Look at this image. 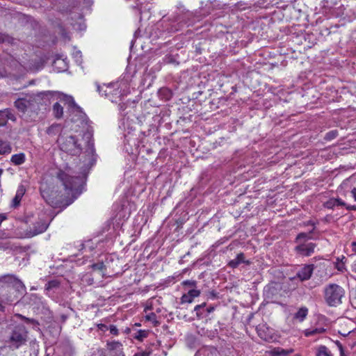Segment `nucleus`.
I'll return each mask as SVG.
<instances>
[{"label":"nucleus","instance_id":"412c9836","mask_svg":"<svg viewBox=\"0 0 356 356\" xmlns=\"http://www.w3.org/2000/svg\"><path fill=\"white\" fill-rule=\"evenodd\" d=\"M308 314V309L307 307H301L299 310L295 314L294 318L298 320L300 322L304 321Z\"/></svg>","mask_w":356,"mask_h":356},{"label":"nucleus","instance_id":"20e7f679","mask_svg":"<svg viewBox=\"0 0 356 356\" xmlns=\"http://www.w3.org/2000/svg\"><path fill=\"white\" fill-rule=\"evenodd\" d=\"M57 177L63 183L65 190H76L81 182L80 177H72L63 171L58 173Z\"/></svg>","mask_w":356,"mask_h":356},{"label":"nucleus","instance_id":"39448f33","mask_svg":"<svg viewBox=\"0 0 356 356\" xmlns=\"http://www.w3.org/2000/svg\"><path fill=\"white\" fill-rule=\"evenodd\" d=\"M258 336L264 341L271 342L275 340L274 330L266 324H260L257 327Z\"/></svg>","mask_w":356,"mask_h":356},{"label":"nucleus","instance_id":"de8ad7c7","mask_svg":"<svg viewBox=\"0 0 356 356\" xmlns=\"http://www.w3.org/2000/svg\"><path fill=\"white\" fill-rule=\"evenodd\" d=\"M5 76V75H4V74H3L2 73H1V74H0V77H3V76Z\"/></svg>","mask_w":356,"mask_h":356},{"label":"nucleus","instance_id":"9b49d317","mask_svg":"<svg viewBox=\"0 0 356 356\" xmlns=\"http://www.w3.org/2000/svg\"><path fill=\"white\" fill-rule=\"evenodd\" d=\"M108 348L113 356H124L122 345L119 341H111L107 343Z\"/></svg>","mask_w":356,"mask_h":356},{"label":"nucleus","instance_id":"4468645a","mask_svg":"<svg viewBox=\"0 0 356 356\" xmlns=\"http://www.w3.org/2000/svg\"><path fill=\"white\" fill-rule=\"evenodd\" d=\"M26 192V189L23 185L19 186L15 196L13 200V207H17L19 205L22 197Z\"/></svg>","mask_w":356,"mask_h":356},{"label":"nucleus","instance_id":"2f4dec72","mask_svg":"<svg viewBox=\"0 0 356 356\" xmlns=\"http://www.w3.org/2000/svg\"><path fill=\"white\" fill-rule=\"evenodd\" d=\"M183 285L189 286H195L196 282L194 280H185L183 282Z\"/></svg>","mask_w":356,"mask_h":356},{"label":"nucleus","instance_id":"09e8293b","mask_svg":"<svg viewBox=\"0 0 356 356\" xmlns=\"http://www.w3.org/2000/svg\"><path fill=\"white\" fill-rule=\"evenodd\" d=\"M295 356H300L299 354L296 355Z\"/></svg>","mask_w":356,"mask_h":356},{"label":"nucleus","instance_id":"6e6552de","mask_svg":"<svg viewBox=\"0 0 356 356\" xmlns=\"http://www.w3.org/2000/svg\"><path fill=\"white\" fill-rule=\"evenodd\" d=\"M314 268L313 264L305 265L297 272L296 277L299 278L300 281L308 280L312 277Z\"/></svg>","mask_w":356,"mask_h":356},{"label":"nucleus","instance_id":"4c0bfd02","mask_svg":"<svg viewBox=\"0 0 356 356\" xmlns=\"http://www.w3.org/2000/svg\"><path fill=\"white\" fill-rule=\"evenodd\" d=\"M346 207V209L349 211H355L356 210V206L355 205H347L345 206Z\"/></svg>","mask_w":356,"mask_h":356},{"label":"nucleus","instance_id":"2eb2a0df","mask_svg":"<svg viewBox=\"0 0 356 356\" xmlns=\"http://www.w3.org/2000/svg\"><path fill=\"white\" fill-rule=\"evenodd\" d=\"M61 131H62L61 125L60 124L55 123V124H51L50 127H49L47 128L46 133L49 136H55L58 134H62Z\"/></svg>","mask_w":356,"mask_h":356},{"label":"nucleus","instance_id":"9d476101","mask_svg":"<svg viewBox=\"0 0 356 356\" xmlns=\"http://www.w3.org/2000/svg\"><path fill=\"white\" fill-rule=\"evenodd\" d=\"M294 352L293 348L284 349L281 347H275L266 352L267 356H287Z\"/></svg>","mask_w":356,"mask_h":356},{"label":"nucleus","instance_id":"f257e3e1","mask_svg":"<svg viewBox=\"0 0 356 356\" xmlns=\"http://www.w3.org/2000/svg\"><path fill=\"white\" fill-rule=\"evenodd\" d=\"M57 142L60 149L69 154L76 156L82 152V145L76 136L63 133L59 135Z\"/></svg>","mask_w":356,"mask_h":356},{"label":"nucleus","instance_id":"dca6fc26","mask_svg":"<svg viewBox=\"0 0 356 356\" xmlns=\"http://www.w3.org/2000/svg\"><path fill=\"white\" fill-rule=\"evenodd\" d=\"M26 161V156L24 153L13 154L11 156L10 161L15 165H20Z\"/></svg>","mask_w":356,"mask_h":356},{"label":"nucleus","instance_id":"423d86ee","mask_svg":"<svg viewBox=\"0 0 356 356\" xmlns=\"http://www.w3.org/2000/svg\"><path fill=\"white\" fill-rule=\"evenodd\" d=\"M316 244L314 243H302L294 248L296 252L301 256L309 257L314 252Z\"/></svg>","mask_w":356,"mask_h":356},{"label":"nucleus","instance_id":"0eeeda50","mask_svg":"<svg viewBox=\"0 0 356 356\" xmlns=\"http://www.w3.org/2000/svg\"><path fill=\"white\" fill-rule=\"evenodd\" d=\"M215 310L213 306L207 307V303L203 302L200 305H197L194 307V312H195L196 317L197 319H202L207 317V316L212 313Z\"/></svg>","mask_w":356,"mask_h":356},{"label":"nucleus","instance_id":"e433bc0d","mask_svg":"<svg viewBox=\"0 0 356 356\" xmlns=\"http://www.w3.org/2000/svg\"><path fill=\"white\" fill-rule=\"evenodd\" d=\"M7 120L5 118H0V127H3L6 124Z\"/></svg>","mask_w":356,"mask_h":356},{"label":"nucleus","instance_id":"bb28decb","mask_svg":"<svg viewBox=\"0 0 356 356\" xmlns=\"http://www.w3.org/2000/svg\"><path fill=\"white\" fill-rule=\"evenodd\" d=\"M338 135V131L337 130L331 131L328 133H327L325 136V138L327 140H332L335 138Z\"/></svg>","mask_w":356,"mask_h":356},{"label":"nucleus","instance_id":"7c9ffc66","mask_svg":"<svg viewBox=\"0 0 356 356\" xmlns=\"http://www.w3.org/2000/svg\"><path fill=\"white\" fill-rule=\"evenodd\" d=\"M67 101L70 106L76 107V108H79V106L76 104V103L72 97H67Z\"/></svg>","mask_w":356,"mask_h":356},{"label":"nucleus","instance_id":"a18cd8bd","mask_svg":"<svg viewBox=\"0 0 356 356\" xmlns=\"http://www.w3.org/2000/svg\"><path fill=\"white\" fill-rule=\"evenodd\" d=\"M348 179L345 180V181L342 183L341 186H343L346 185V184H347V182H348Z\"/></svg>","mask_w":356,"mask_h":356},{"label":"nucleus","instance_id":"49530a36","mask_svg":"<svg viewBox=\"0 0 356 356\" xmlns=\"http://www.w3.org/2000/svg\"><path fill=\"white\" fill-rule=\"evenodd\" d=\"M97 90L99 92H100V86H97Z\"/></svg>","mask_w":356,"mask_h":356},{"label":"nucleus","instance_id":"4be33fe9","mask_svg":"<svg viewBox=\"0 0 356 356\" xmlns=\"http://www.w3.org/2000/svg\"><path fill=\"white\" fill-rule=\"evenodd\" d=\"M53 113L55 118L58 119L61 118L63 115V106L58 102L55 103L53 106Z\"/></svg>","mask_w":356,"mask_h":356},{"label":"nucleus","instance_id":"5701e85b","mask_svg":"<svg viewBox=\"0 0 356 356\" xmlns=\"http://www.w3.org/2000/svg\"><path fill=\"white\" fill-rule=\"evenodd\" d=\"M11 150L12 148L8 142L0 140V154H8Z\"/></svg>","mask_w":356,"mask_h":356},{"label":"nucleus","instance_id":"c756f323","mask_svg":"<svg viewBox=\"0 0 356 356\" xmlns=\"http://www.w3.org/2000/svg\"><path fill=\"white\" fill-rule=\"evenodd\" d=\"M108 329L110 330L111 334H112L113 335H118V328L116 327L115 325H110Z\"/></svg>","mask_w":356,"mask_h":356},{"label":"nucleus","instance_id":"473e14b6","mask_svg":"<svg viewBox=\"0 0 356 356\" xmlns=\"http://www.w3.org/2000/svg\"><path fill=\"white\" fill-rule=\"evenodd\" d=\"M334 203H335L336 206H346V202L339 198L334 199Z\"/></svg>","mask_w":356,"mask_h":356},{"label":"nucleus","instance_id":"f3484780","mask_svg":"<svg viewBox=\"0 0 356 356\" xmlns=\"http://www.w3.org/2000/svg\"><path fill=\"white\" fill-rule=\"evenodd\" d=\"M29 102L24 98H19L15 102V106L20 111L24 113L26 110Z\"/></svg>","mask_w":356,"mask_h":356},{"label":"nucleus","instance_id":"6ab92c4d","mask_svg":"<svg viewBox=\"0 0 356 356\" xmlns=\"http://www.w3.org/2000/svg\"><path fill=\"white\" fill-rule=\"evenodd\" d=\"M313 233V230L309 233L301 232L298 234L296 238L295 242L300 244L305 243L308 239H312L311 234Z\"/></svg>","mask_w":356,"mask_h":356},{"label":"nucleus","instance_id":"a878e982","mask_svg":"<svg viewBox=\"0 0 356 356\" xmlns=\"http://www.w3.org/2000/svg\"><path fill=\"white\" fill-rule=\"evenodd\" d=\"M147 335H148L147 331L140 330L136 333V335L134 337H135V339H136L139 341H143V339H145L147 337Z\"/></svg>","mask_w":356,"mask_h":356},{"label":"nucleus","instance_id":"a211bd4d","mask_svg":"<svg viewBox=\"0 0 356 356\" xmlns=\"http://www.w3.org/2000/svg\"><path fill=\"white\" fill-rule=\"evenodd\" d=\"M14 300L10 296H8V294H3L0 293V312L4 311L5 309V305L10 303Z\"/></svg>","mask_w":356,"mask_h":356},{"label":"nucleus","instance_id":"72a5a7b5","mask_svg":"<svg viewBox=\"0 0 356 356\" xmlns=\"http://www.w3.org/2000/svg\"><path fill=\"white\" fill-rule=\"evenodd\" d=\"M336 204L334 203V199H331L326 202V207L329 209H332Z\"/></svg>","mask_w":356,"mask_h":356},{"label":"nucleus","instance_id":"79ce46f5","mask_svg":"<svg viewBox=\"0 0 356 356\" xmlns=\"http://www.w3.org/2000/svg\"><path fill=\"white\" fill-rule=\"evenodd\" d=\"M305 224H306L307 225H312V226L314 227V228H313V229H312V230H313V231L314 230V226H315V224H314V222H312V220H309V221L307 222Z\"/></svg>","mask_w":356,"mask_h":356},{"label":"nucleus","instance_id":"58836bf2","mask_svg":"<svg viewBox=\"0 0 356 356\" xmlns=\"http://www.w3.org/2000/svg\"><path fill=\"white\" fill-rule=\"evenodd\" d=\"M19 316L24 319L26 322L27 323H33L35 321L33 319H30V318H26L24 316H22V315H19Z\"/></svg>","mask_w":356,"mask_h":356},{"label":"nucleus","instance_id":"f03ea898","mask_svg":"<svg viewBox=\"0 0 356 356\" xmlns=\"http://www.w3.org/2000/svg\"><path fill=\"white\" fill-rule=\"evenodd\" d=\"M344 293L341 286L337 284H330L325 289V300L328 305L336 307L341 303Z\"/></svg>","mask_w":356,"mask_h":356},{"label":"nucleus","instance_id":"f704fd0d","mask_svg":"<svg viewBox=\"0 0 356 356\" xmlns=\"http://www.w3.org/2000/svg\"><path fill=\"white\" fill-rule=\"evenodd\" d=\"M58 282L56 281H51V282H48L47 284V289H49L51 288H53V287H56L58 286Z\"/></svg>","mask_w":356,"mask_h":356},{"label":"nucleus","instance_id":"ea45409f","mask_svg":"<svg viewBox=\"0 0 356 356\" xmlns=\"http://www.w3.org/2000/svg\"><path fill=\"white\" fill-rule=\"evenodd\" d=\"M339 348L341 356H346L344 353H343V347H342V346L340 343H339Z\"/></svg>","mask_w":356,"mask_h":356},{"label":"nucleus","instance_id":"aec40b11","mask_svg":"<svg viewBox=\"0 0 356 356\" xmlns=\"http://www.w3.org/2000/svg\"><path fill=\"white\" fill-rule=\"evenodd\" d=\"M49 226V224L44 221H39L35 224L34 234H38L46 231Z\"/></svg>","mask_w":356,"mask_h":356},{"label":"nucleus","instance_id":"393cba45","mask_svg":"<svg viewBox=\"0 0 356 356\" xmlns=\"http://www.w3.org/2000/svg\"><path fill=\"white\" fill-rule=\"evenodd\" d=\"M316 356H332V355L326 346H321L317 349Z\"/></svg>","mask_w":356,"mask_h":356},{"label":"nucleus","instance_id":"7ed1b4c3","mask_svg":"<svg viewBox=\"0 0 356 356\" xmlns=\"http://www.w3.org/2000/svg\"><path fill=\"white\" fill-rule=\"evenodd\" d=\"M27 332L24 326H16L13 330L10 337V342L15 348H19L21 345L24 343L26 341Z\"/></svg>","mask_w":356,"mask_h":356},{"label":"nucleus","instance_id":"1a4fd4ad","mask_svg":"<svg viewBox=\"0 0 356 356\" xmlns=\"http://www.w3.org/2000/svg\"><path fill=\"white\" fill-rule=\"evenodd\" d=\"M0 282L13 284L17 288H24L22 282L13 275H5L0 277Z\"/></svg>","mask_w":356,"mask_h":356},{"label":"nucleus","instance_id":"c03bdc74","mask_svg":"<svg viewBox=\"0 0 356 356\" xmlns=\"http://www.w3.org/2000/svg\"><path fill=\"white\" fill-rule=\"evenodd\" d=\"M3 40H4L3 35L1 33H0V43L3 42Z\"/></svg>","mask_w":356,"mask_h":356},{"label":"nucleus","instance_id":"a19ab883","mask_svg":"<svg viewBox=\"0 0 356 356\" xmlns=\"http://www.w3.org/2000/svg\"><path fill=\"white\" fill-rule=\"evenodd\" d=\"M352 195H353V198L355 199V200L356 201V188H354L352 191Z\"/></svg>","mask_w":356,"mask_h":356},{"label":"nucleus","instance_id":"cd10ccee","mask_svg":"<svg viewBox=\"0 0 356 356\" xmlns=\"http://www.w3.org/2000/svg\"><path fill=\"white\" fill-rule=\"evenodd\" d=\"M151 354L150 350H141L134 354V356H149Z\"/></svg>","mask_w":356,"mask_h":356},{"label":"nucleus","instance_id":"c85d7f7f","mask_svg":"<svg viewBox=\"0 0 356 356\" xmlns=\"http://www.w3.org/2000/svg\"><path fill=\"white\" fill-rule=\"evenodd\" d=\"M147 319L148 321H152V322H155L156 323L155 324H157L158 322L156 321V316L154 313H151L149 314H148L147 316H146Z\"/></svg>","mask_w":356,"mask_h":356},{"label":"nucleus","instance_id":"f8f14e48","mask_svg":"<svg viewBox=\"0 0 356 356\" xmlns=\"http://www.w3.org/2000/svg\"><path fill=\"white\" fill-rule=\"evenodd\" d=\"M200 291L197 289H191L188 293H184L181 298V303H191L195 298L200 296Z\"/></svg>","mask_w":356,"mask_h":356},{"label":"nucleus","instance_id":"ddd939ff","mask_svg":"<svg viewBox=\"0 0 356 356\" xmlns=\"http://www.w3.org/2000/svg\"><path fill=\"white\" fill-rule=\"evenodd\" d=\"M241 264H250V261L245 259V255L241 252L236 255V257L228 263V266L232 268H237Z\"/></svg>","mask_w":356,"mask_h":356},{"label":"nucleus","instance_id":"c9c22d12","mask_svg":"<svg viewBox=\"0 0 356 356\" xmlns=\"http://www.w3.org/2000/svg\"><path fill=\"white\" fill-rule=\"evenodd\" d=\"M97 327L99 328V330H100L103 332H105L106 330H108V327L106 325L102 324V323L98 324Z\"/></svg>","mask_w":356,"mask_h":356},{"label":"nucleus","instance_id":"37998d69","mask_svg":"<svg viewBox=\"0 0 356 356\" xmlns=\"http://www.w3.org/2000/svg\"><path fill=\"white\" fill-rule=\"evenodd\" d=\"M353 250L356 252V242L352 243Z\"/></svg>","mask_w":356,"mask_h":356},{"label":"nucleus","instance_id":"b1692460","mask_svg":"<svg viewBox=\"0 0 356 356\" xmlns=\"http://www.w3.org/2000/svg\"><path fill=\"white\" fill-rule=\"evenodd\" d=\"M0 118H5L7 120H10L15 121L16 120L15 116L10 110L6 109L4 111H0Z\"/></svg>","mask_w":356,"mask_h":356}]
</instances>
